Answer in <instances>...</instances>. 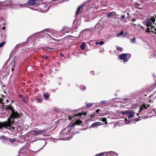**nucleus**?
Wrapping results in <instances>:
<instances>
[{
    "label": "nucleus",
    "mask_w": 156,
    "mask_h": 156,
    "mask_svg": "<svg viewBox=\"0 0 156 156\" xmlns=\"http://www.w3.org/2000/svg\"><path fill=\"white\" fill-rule=\"evenodd\" d=\"M8 102V100L6 99L5 97L3 98L2 100L0 98V107L1 108L5 109L8 110H10L11 112L10 117L8 119V121H6L3 123L0 122V129L4 128L13 132L15 131L16 127V126H14V125L12 124L14 122V119L20 118L22 114L19 113L16 111H15L10 105H3L4 104L7 103Z\"/></svg>",
    "instance_id": "nucleus-1"
},
{
    "label": "nucleus",
    "mask_w": 156,
    "mask_h": 156,
    "mask_svg": "<svg viewBox=\"0 0 156 156\" xmlns=\"http://www.w3.org/2000/svg\"><path fill=\"white\" fill-rule=\"evenodd\" d=\"M18 0H14L12 2L5 1L3 2L4 5H5L9 7H11L12 5H19L20 7H23L25 5H34L38 4L40 2L39 0H29L26 3L24 4H18V3H16L15 2H16Z\"/></svg>",
    "instance_id": "nucleus-2"
},
{
    "label": "nucleus",
    "mask_w": 156,
    "mask_h": 156,
    "mask_svg": "<svg viewBox=\"0 0 156 156\" xmlns=\"http://www.w3.org/2000/svg\"><path fill=\"white\" fill-rule=\"evenodd\" d=\"M42 34L41 36L43 38L50 39L51 38V36L50 34L52 35L54 34V32L51 30H45L42 32Z\"/></svg>",
    "instance_id": "nucleus-3"
},
{
    "label": "nucleus",
    "mask_w": 156,
    "mask_h": 156,
    "mask_svg": "<svg viewBox=\"0 0 156 156\" xmlns=\"http://www.w3.org/2000/svg\"><path fill=\"white\" fill-rule=\"evenodd\" d=\"M48 129L47 128L46 129H44L42 130L41 129H35L32 130L30 131L31 133L35 136H38L42 133H43L45 132L46 131L48 130Z\"/></svg>",
    "instance_id": "nucleus-4"
},
{
    "label": "nucleus",
    "mask_w": 156,
    "mask_h": 156,
    "mask_svg": "<svg viewBox=\"0 0 156 156\" xmlns=\"http://www.w3.org/2000/svg\"><path fill=\"white\" fill-rule=\"evenodd\" d=\"M135 112H130V110H127L122 111L121 112V114L122 115L127 114L126 117L128 119H129L131 117H133L134 116Z\"/></svg>",
    "instance_id": "nucleus-5"
},
{
    "label": "nucleus",
    "mask_w": 156,
    "mask_h": 156,
    "mask_svg": "<svg viewBox=\"0 0 156 156\" xmlns=\"http://www.w3.org/2000/svg\"><path fill=\"white\" fill-rule=\"evenodd\" d=\"M131 55L130 54H122L119 55V57L120 59L123 60L125 62H127L128 59L130 57Z\"/></svg>",
    "instance_id": "nucleus-6"
},
{
    "label": "nucleus",
    "mask_w": 156,
    "mask_h": 156,
    "mask_svg": "<svg viewBox=\"0 0 156 156\" xmlns=\"http://www.w3.org/2000/svg\"><path fill=\"white\" fill-rule=\"evenodd\" d=\"M69 132L68 128H66L62 131L60 133V135L61 136H63L69 135Z\"/></svg>",
    "instance_id": "nucleus-7"
},
{
    "label": "nucleus",
    "mask_w": 156,
    "mask_h": 156,
    "mask_svg": "<svg viewBox=\"0 0 156 156\" xmlns=\"http://www.w3.org/2000/svg\"><path fill=\"white\" fill-rule=\"evenodd\" d=\"M0 139L2 141L3 143L7 144H9V141L8 140L9 137L2 136L0 137Z\"/></svg>",
    "instance_id": "nucleus-8"
},
{
    "label": "nucleus",
    "mask_w": 156,
    "mask_h": 156,
    "mask_svg": "<svg viewBox=\"0 0 156 156\" xmlns=\"http://www.w3.org/2000/svg\"><path fill=\"white\" fill-rule=\"evenodd\" d=\"M103 28V26L99 23H97L96 25L95 28V30H98V31H100Z\"/></svg>",
    "instance_id": "nucleus-9"
},
{
    "label": "nucleus",
    "mask_w": 156,
    "mask_h": 156,
    "mask_svg": "<svg viewBox=\"0 0 156 156\" xmlns=\"http://www.w3.org/2000/svg\"><path fill=\"white\" fill-rule=\"evenodd\" d=\"M82 123V122L81 121L78 120H76V121L74 123H73L72 124H70L69 126L70 127H73L75 125L78 124L79 125H81V123Z\"/></svg>",
    "instance_id": "nucleus-10"
},
{
    "label": "nucleus",
    "mask_w": 156,
    "mask_h": 156,
    "mask_svg": "<svg viewBox=\"0 0 156 156\" xmlns=\"http://www.w3.org/2000/svg\"><path fill=\"white\" fill-rule=\"evenodd\" d=\"M19 97L20 98L22 99L23 101L26 104H27L28 102V99L23 96L21 95H19Z\"/></svg>",
    "instance_id": "nucleus-11"
},
{
    "label": "nucleus",
    "mask_w": 156,
    "mask_h": 156,
    "mask_svg": "<svg viewBox=\"0 0 156 156\" xmlns=\"http://www.w3.org/2000/svg\"><path fill=\"white\" fill-rule=\"evenodd\" d=\"M150 106V105H147V106H146V104H143L140 108V110L139 111V112H140V111H142L144 109H147V107H149Z\"/></svg>",
    "instance_id": "nucleus-12"
},
{
    "label": "nucleus",
    "mask_w": 156,
    "mask_h": 156,
    "mask_svg": "<svg viewBox=\"0 0 156 156\" xmlns=\"http://www.w3.org/2000/svg\"><path fill=\"white\" fill-rule=\"evenodd\" d=\"M145 24L148 27H151L152 22L150 20H147Z\"/></svg>",
    "instance_id": "nucleus-13"
},
{
    "label": "nucleus",
    "mask_w": 156,
    "mask_h": 156,
    "mask_svg": "<svg viewBox=\"0 0 156 156\" xmlns=\"http://www.w3.org/2000/svg\"><path fill=\"white\" fill-rule=\"evenodd\" d=\"M116 13L114 12H111L107 16L108 17H113L116 16Z\"/></svg>",
    "instance_id": "nucleus-14"
},
{
    "label": "nucleus",
    "mask_w": 156,
    "mask_h": 156,
    "mask_svg": "<svg viewBox=\"0 0 156 156\" xmlns=\"http://www.w3.org/2000/svg\"><path fill=\"white\" fill-rule=\"evenodd\" d=\"M102 124L101 123L99 122H95L93 123L91 126L92 127H95L98 126Z\"/></svg>",
    "instance_id": "nucleus-15"
},
{
    "label": "nucleus",
    "mask_w": 156,
    "mask_h": 156,
    "mask_svg": "<svg viewBox=\"0 0 156 156\" xmlns=\"http://www.w3.org/2000/svg\"><path fill=\"white\" fill-rule=\"evenodd\" d=\"M63 31L65 32L68 33L71 31V30L70 28H68L66 26L64 27Z\"/></svg>",
    "instance_id": "nucleus-16"
},
{
    "label": "nucleus",
    "mask_w": 156,
    "mask_h": 156,
    "mask_svg": "<svg viewBox=\"0 0 156 156\" xmlns=\"http://www.w3.org/2000/svg\"><path fill=\"white\" fill-rule=\"evenodd\" d=\"M83 6L82 5L79 6L77 9V10L76 12V16H77L80 13V8Z\"/></svg>",
    "instance_id": "nucleus-17"
},
{
    "label": "nucleus",
    "mask_w": 156,
    "mask_h": 156,
    "mask_svg": "<svg viewBox=\"0 0 156 156\" xmlns=\"http://www.w3.org/2000/svg\"><path fill=\"white\" fill-rule=\"evenodd\" d=\"M9 141V144L10 142L12 143L13 142H14L16 141V139H11L9 138V140H8Z\"/></svg>",
    "instance_id": "nucleus-18"
},
{
    "label": "nucleus",
    "mask_w": 156,
    "mask_h": 156,
    "mask_svg": "<svg viewBox=\"0 0 156 156\" xmlns=\"http://www.w3.org/2000/svg\"><path fill=\"white\" fill-rule=\"evenodd\" d=\"M86 45L85 43H83L80 45V47L82 50L84 49Z\"/></svg>",
    "instance_id": "nucleus-19"
},
{
    "label": "nucleus",
    "mask_w": 156,
    "mask_h": 156,
    "mask_svg": "<svg viewBox=\"0 0 156 156\" xmlns=\"http://www.w3.org/2000/svg\"><path fill=\"white\" fill-rule=\"evenodd\" d=\"M49 96L48 95L46 94H44L43 95V97L45 99L48 100L49 98Z\"/></svg>",
    "instance_id": "nucleus-20"
},
{
    "label": "nucleus",
    "mask_w": 156,
    "mask_h": 156,
    "mask_svg": "<svg viewBox=\"0 0 156 156\" xmlns=\"http://www.w3.org/2000/svg\"><path fill=\"white\" fill-rule=\"evenodd\" d=\"M153 23H155V17L154 16L151 17V20H150Z\"/></svg>",
    "instance_id": "nucleus-21"
},
{
    "label": "nucleus",
    "mask_w": 156,
    "mask_h": 156,
    "mask_svg": "<svg viewBox=\"0 0 156 156\" xmlns=\"http://www.w3.org/2000/svg\"><path fill=\"white\" fill-rule=\"evenodd\" d=\"M124 32L123 30H122L120 32L119 34H117V37H119L121 35H122L123 34Z\"/></svg>",
    "instance_id": "nucleus-22"
},
{
    "label": "nucleus",
    "mask_w": 156,
    "mask_h": 156,
    "mask_svg": "<svg viewBox=\"0 0 156 156\" xmlns=\"http://www.w3.org/2000/svg\"><path fill=\"white\" fill-rule=\"evenodd\" d=\"M130 41L131 43H134L136 41V38L134 37H133L132 39L130 40Z\"/></svg>",
    "instance_id": "nucleus-23"
},
{
    "label": "nucleus",
    "mask_w": 156,
    "mask_h": 156,
    "mask_svg": "<svg viewBox=\"0 0 156 156\" xmlns=\"http://www.w3.org/2000/svg\"><path fill=\"white\" fill-rule=\"evenodd\" d=\"M44 49L46 50H52L54 49V48H50L48 47H45Z\"/></svg>",
    "instance_id": "nucleus-24"
},
{
    "label": "nucleus",
    "mask_w": 156,
    "mask_h": 156,
    "mask_svg": "<svg viewBox=\"0 0 156 156\" xmlns=\"http://www.w3.org/2000/svg\"><path fill=\"white\" fill-rule=\"evenodd\" d=\"M5 43V41L2 42L0 43V48L2 47Z\"/></svg>",
    "instance_id": "nucleus-25"
},
{
    "label": "nucleus",
    "mask_w": 156,
    "mask_h": 156,
    "mask_svg": "<svg viewBox=\"0 0 156 156\" xmlns=\"http://www.w3.org/2000/svg\"><path fill=\"white\" fill-rule=\"evenodd\" d=\"M104 156V152L101 153L99 154H97L96 155V156Z\"/></svg>",
    "instance_id": "nucleus-26"
},
{
    "label": "nucleus",
    "mask_w": 156,
    "mask_h": 156,
    "mask_svg": "<svg viewBox=\"0 0 156 156\" xmlns=\"http://www.w3.org/2000/svg\"><path fill=\"white\" fill-rule=\"evenodd\" d=\"M108 153L109 154L111 155V156H113V154H112L113 153L114 154H116L115 153H114L112 152H108Z\"/></svg>",
    "instance_id": "nucleus-27"
},
{
    "label": "nucleus",
    "mask_w": 156,
    "mask_h": 156,
    "mask_svg": "<svg viewBox=\"0 0 156 156\" xmlns=\"http://www.w3.org/2000/svg\"><path fill=\"white\" fill-rule=\"evenodd\" d=\"M101 103L102 104H105L107 103V101H101Z\"/></svg>",
    "instance_id": "nucleus-28"
},
{
    "label": "nucleus",
    "mask_w": 156,
    "mask_h": 156,
    "mask_svg": "<svg viewBox=\"0 0 156 156\" xmlns=\"http://www.w3.org/2000/svg\"><path fill=\"white\" fill-rule=\"evenodd\" d=\"M93 105V104L92 103H89L87 104V107H90L91 106Z\"/></svg>",
    "instance_id": "nucleus-29"
},
{
    "label": "nucleus",
    "mask_w": 156,
    "mask_h": 156,
    "mask_svg": "<svg viewBox=\"0 0 156 156\" xmlns=\"http://www.w3.org/2000/svg\"><path fill=\"white\" fill-rule=\"evenodd\" d=\"M117 50H120V51H122V48L121 47H118L116 48Z\"/></svg>",
    "instance_id": "nucleus-30"
},
{
    "label": "nucleus",
    "mask_w": 156,
    "mask_h": 156,
    "mask_svg": "<svg viewBox=\"0 0 156 156\" xmlns=\"http://www.w3.org/2000/svg\"><path fill=\"white\" fill-rule=\"evenodd\" d=\"M146 31L147 33H151V30L149 28L147 27L146 30Z\"/></svg>",
    "instance_id": "nucleus-31"
},
{
    "label": "nucleus",
    "mask_w": 156,
    "mask_h": 156,
    "mask_svg": "<svg viewBox=\"0 0 156 156\" xmlns=\"http://www.w3.org/2000/svg\"><path fill=\"white\" fill-rule=\"evenodd\" d=\"M155 56V54L154 53H152L151 54V56H150V58H152L154 57Z\"/></svg>",
    "instance_id": "nucleus-32"
},
{
    "label": "nucleus",
    "mask_w": 156,
    "mask_h": 156,
    "mask_svg": "<svg viewBox=\"0 0 156 156\" xmlns=\"http://www.w3.org/2000/svg\"><path fill=\"white\" fill-rule=\"evenodd\" d=\"M106 120H107V119L106 118H103L102 119V121L104 122H106V123H107V122H106Z\"/></svg>",
    "instance_id": "nucleus-33"
},
{
    "label": "nucleus",
    "mask_w": 156,
    "mask_h": 156,
    "mask_svg": "<svg viewBox=\"0 0 156 156\" xmlns=\"http://www.w3.org/2000/svg\"><path fill=\"white\" fill-rule=\"evenodd\" d=\"M83 114L82 113H79L76 115V116H81Z\"/></svg>",
    "instance_id": "nucleus-34"
},
{
    "label": "nucleus",
    "mask_w": 156,
    "mask_h": 156,
    "mask_svg": "<svg viewBox=\"0 0 156 156\" xmlns=\"http://www.w3.org/2000/svg\"><path fill=\"white\" fill-rule=\"evenodd\" d=\"M135 4L136 6L139 7L140 6V4L137 2H136Z\"/></svg>",
    "instance_id": "nucleus-35"
},
{
    "label": "nucleus",
    "mask_w": 156,
    "mask_h": 156,
    "mask_svg": "<svg viewBox=\"0 0 156 156\" xmlns=\"http://www.w3.org/2000/svg\"><path fill=\"white\" fill-rule=\"evenodd\" d=\"M123 100L125 101H129L130 100V99L129 98H124L123 99H122Z\"/></svg>",
    "instance_id": "nucleus-36"
},
{
    "label": "nucleus",
    "mask_w": 156,
    "mask_h": 156,
    "mask_svg": "<svg viewBox=\"0 0 156 156\" xmlns=\"http://www.w3.org/2000/svg\"><path fill=\"white\" fill-rule=\"evenodd\" d=\"M104 44V42L102 41L99 42V44H100L101 45H102Z\"/></svg>",
    "instance_id": "nucleus-37"
},
{
    "label": "nucleus",
    "mask_w": 156,
    "mask_h": 156,
    "mask_svg": "<svg viewBox=\"0 0 156 156\" xmlns=\"http://www.w3.org/2000/svg\"><path fill=\"white\" fill-rule=\"evenodd\" d=\"M42 58H44L45 59H47L48 58V57L47 56H42Z\"/></svg>",
    "instance_id": "nucleus-38"
},
{
    "label": "nucleus",
    "mask_w": 156,
    "mask_h": 156,
    "mask_svg": "<svg viewBox=\"0 0 156 156\" xmlns=\"http://www.w3.org/2000/svg\"><path fill=\"white\" fill-rule=\"evenodd\" d=\"M37 101L39 103H41L42 101V100L40 99H37Z\"/></svg>",
    "instance_id": "nucleus-39"
},
{
    "label": "nucleus",
    "mask_w": 156,
    "mask_h": 156,
    "mask_svg": "<svg viewBox=\"0 0 156 156\" xmlns=\"http://www.w3.org/2000/svg\"><path fill=\"white\" fill-rule=\"evenodd\" d=\"M101 110L99 109H98L96 110V112L97 113H98L99 112H101Z\"/></svg>",
    "instance_id": "nucleus-40"
},
{
    "label": "nucleus",
    "mask_w": 156,
    "mask_h": 156,
    "mask_svg": "<svg viewBox=\"0 0 156 156\" xmlns=\"http://www.w3.org/2000/svg\"><path fill=\"white\" fill-rule=\"evenodd\" d=\"M125 17V16L124 15H122L121 16V17L122 19H123Z\"/></svg>",
    "instance_id": "nucleus-41"
},
{
    "label": "nucleus",
    "mask_w": 156,
    "mask_h": 156,
    "mask_svg": "<svg viewBox=\"0 0 156 156\" xmlns=\"http://www.w3.org/2000/svg\"><path fill=\"white\" fill-rule=\"evenodd\" d=\"M94 73V72L93 71H91L90 72V73L91 74L93 75Z\"/></svg>",
    "instance_id": "nucleus-42"
},
{
    "label": "nucleus",
    "mask_w": 156,
    "mask_h": 156,
    "mask_svg": "<svg viewBox=\"0 0 156 156\" xmlns=\"http://www.w3.org/2000/svg\"><path fill=\"white\" fill-rule=\"evenodd\" d=\"M136 20V19H134L132 20V21L133 22H134Z\"/></svg>",
    "instance_id": "nucleus-43"
},
{
    "label": "nucleus",
    "mask_w": 156,
    "mask_h": 156,
    "mask_svg": "<svg viewBox=\"0 0 156 156\" xmlns=\"http://www.w3.org/2000/svg\"><path fill=\"white\" fill-rule=\"evenodd\" d=\"M140 120V119H136V122H137V121H139Z\"/></svg>",
    "instance_id": "nucleus-44"
},
{
    "label": "nucleus",
    "mask_w": 156,
    "mask_h": 156,
    "mask_svg": "<svg viewBox=\"0 0 156 156\" xmlns=\"http://www.w3.org/2000/svg\"><path fill=\"white\" fill-rule=\"evenodd\" d=\"M151 32H152L153 33H154L155 34H156V32H154L153 31L151 30Z\"/></svg>",
    "instance_id": "nucleus-45"
},
{
    "label": "nucleus",
    "mask_w": 156,
    "mask_h": 156,
    "mask_svg": "<svg viewBox=\"0 0 156 156\" xmlns=\"http://www.w3.org/2000/svg\"><path fill=\"white\" fill-rule=\"evenodd\" d=\"M95 44L96 45H98V44H99V42H96L95 43Z\"/></svg>",
    "instance_id": "nucleus-46"
},
{
    "label": "nucleus",
    "mask_w": 156,
    "mask_h": 156,
    "mask_svg": "<svg viewBox=\"0 0 156 156\" xmlns=\"http://www.w3.org/2000/svg\"><path fill=\"white\" fill-rule=\"evenodd\" d=\"M69 119L70 120H71L72 119V117H70V116H69Z\"/></svg>",
    "instance_id": "nucleus-47"
},
{
    "label": "nucleus",
    "mask_w": 156,
    "mask_h": 156,
    "mask_svg": "<svg viewBox=\"0 0 156 156\" xmlns=\"http://www.w3.org/2000/svg\"><path fill=\"white\" fill-rule=\"evenodd\" d=\"M154 28V27H152L151 28V29L152 30V29H153Z\"/></svg>",
    "instance_id": "nucleus-48"
},
{
    "label": "nucleus",
    "mask_w": 156,
    "mask_h": 156,
    "mask_svg": "<svg viewBox=\"0 0 156 156\" xmlns=\"http://www.w3.org/2000/svg\"><path fill=\"white\" fill-rule=\"evenodd\" d=\"M85 88H86V87H84H84H83V90H85Z\"/></svg>",
    "instance_id": "nucleus-49"
},
{
    "label": "nucleus",
    "mask_w": 156,
    "mask_h": 156,
    "mask_svg": "<svg viewBox=\"0 0 156 156\" xmlns=\"http://www.w3.org/2000/svg\"><path fill=\"white\" fill-rule=\"evenodd\" d=\"M21 126V125H18V126H17V128H18V127H20Z\"/></svg>",
    "instance_id": "nucleus-50"
},
{
    "label": "nucleus",
    "mask_w": 156,
    "mask_h": 156,
    "mask_svg": "<svg viewBox=\"0 0 156 156\" xmlns=\"http://www.w3.org/2000/svg\"><path fill=\"white\" fill-rule=\"evenodd\" d=\"M125 120L126 121H127V118H126L125 119Z\"/></svg>",
    "instance_id": "nucleus-51"
},
{
    "label": "nucleus",
    "mask_w": 156,
    "mask_h": 156,
    "mask_svg": "<svg viewBox=\"0 0 156 156\" xmlns=\"http://www.w3.org/2000/svg\"><path fill=\"white\" fill-rule=\"evenodd\" d=\"M2 29L3 30H4L5 29V27H3Z\"/></svg>",
    "instance_id": "nucleus-52"
},
{
    "label": "nucleus",
    "mask_w": 156,
    "mask_h": 156,
    "mask_svg": "<svg viewBox=\"0 0 156 156\" xmlns=\"http://www.w3.org/2000/svg\"><path fill=\"white\" fill-rule=\"evenodd\" d=\"M60 55L61 56H63V55H62V53H60Z\"/></svg>",
    "instance_id": "nucleus-53"
},
{
    "label": "nucleus",
    "mask_w": 156,
    "mask_h": 156,
    "mask_svg": "<svg viewBox=\"0 0 156 156\" xmlns=\"http://www.w3.org/2000/svg\"><path fill=\"white\" fill-rule=\"evenodd\" d=\"M140 27L142 28V29H144V28L142 26H141Z\"/></svg>",
    "instance_id": "nucleus-54"
},
{
    "label": "nucleus",
    "mask_w": 156,
    "mask_h": 156,
    "mask_svg": "<svg viewBox=\"0 0 156 156\" xmlns=\"http://www.w3.org/2000/svg\"><path fill=\"white\" fill-rule=\"evenodd\" d=\"M133 25L134 26H136V24H133Z\"/></svg>",
    "instance_id": "nucleus-55"
},
{
    "label": "nucleus",
    "mask_w": 156,
    "mask_h": 156,
    "mask_svg": "<svg viewBox=\"0 0 156 156\" xmlns=\"http://www.w3.org/2000/svg\"><path fill=\"white\" fill-rule=\"evenodd\" d=\"M84 115H86V113H84Z\"/></svg>",
    "instance_id": "nucleus-56"
},
{
    "label": "nucleus",
    "mask_w": 156,
    "mask_h": 156,
    "mask_svg": "<svg viewBox=\"0 0 156 156\" xmlns=\"http://www.w3.org/2000/svg\"><path fill=\"white\" fill-rule=\"evenodd\" d=\"M21 153L20 152V150L19 151V153Z\"/></svg>",
    "instance_id": "nucleus-57"
},
{
    "label": "nucleus",
    "mask_w": 156,
    "mask_h": 156,
    "mask_svg": "<svg viewBox=\"0 0 156 156\" xmlns=\"http://www.w3.org/2000/svg\"><path fill=\"white\" fill-rule=\"evenodd\" d=\"M20 121H18V123H19V122H20Z\"/></svg>",
    "instance_id": "nucleus-58"
},
{
    "label": "nucleus",
    "mask_w": 156,
    "mask_h": 156,
    "mask_svg": "<svg viewBox=\"0 0 156 156\" xmlns=\"http://www.w3.org/2000/svg\"><path fill=\"white\" fill-rule=\"evenodd\" d=\"M129 13H127V15H129Z\"/></svg>",
    "instance_id": "nucleus-59"
},
{
    "label": "nucleus",
    "mask_w": 156,
    "mask_h": 156,
    "mask_svg": "<svg viewBox=\"0 0 156 156\" xmlns=\"http://www.w3.org/2000/svg\"><path fill=\"white\" fill-rule=\"evenodd\" d=\"M45 146V145L44 146L42 147V148H43V147H44Z\"/></svg>",
    "instance_id": "nucleus-60"
},
{
    "label": "nucleus",
    "mask_w": 156,
    "mask_h": 156,
    "mask_svg": "<svg viewBox=\"0 0 156 156\" xmlns=\"http://www.w3.org/2000/svg\"><path fill=\"white\" fill-rule=\"evenodd\" d=\"M155 17V18H156V15L155 16V17Z\"/></svg>",
    "instance_id": "nucleus-61"
},
{
    "label": "nucleus",
    "mask_w": 156,
    "mask_h": 156,
    "mask_svg": "<svg viewBox=\"0 0 156 156\" xmlns=\"http://www.w3.org/2000/svg\"><path fill=\"white\" fill-rule=\"evenodd\" d=\"M53 0V1H56V0Z\"/></svg>",
    "instance_id": "nucleus-62"
},
{
    "label": "nucleus",
    "mask_w": 156,
    "mask_h": 156,
    "mask_svg": "<svg viewBox=\"0 0 156 156\" xmlns=\"http://www.w3.org/2000/svg\"><path fill=\"white\" fill-rule=\"evenodd\" d=\"M154 30H155V31H156V29H155Z\"/></svg>",
    "instance_id": "nucleus-63"
},
{
    "label": "nucleus",
    "mask_w": 156,
    "mask_h": 156,
    "mask_svg": "<svg viewBox=\"0 0 156 156\" xmlns=\"http://www.w3.org/2000/svg\"><path fill=\"white\" fill-rule=\"evenodd\" d=\"M137 115H138V113H137Z\"/></svg>",
    "instance_id": "nucleus-64"
}]
</instances>
